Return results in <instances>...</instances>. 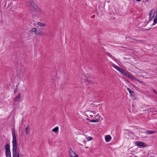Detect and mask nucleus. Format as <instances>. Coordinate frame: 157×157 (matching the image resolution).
<instances>
[{
	"label": "nucleus",
	"mask_w": 157,
	"mask_h": 157,
	"mask_svg": "<svg viewBox=\"0 0 157 157\" xmlns=\"http://www.w3.org/2000/svg\"><path fill=\"white\" fill-rule=\"evenodd\" d=\"M6 157H11V154L10 151H6Z\"/></svg>",
	"instance_id": "17"
},
{
	"label": "nucleus",
	"mask_w": 157,
	"mask_h": 157,
	"mask_svg": "<svg viewBox=\"0 0 157 157\" xmlns=\"http://www.w3.org/2000/svg\"><path fill=\"white\" fill-rule=\"evenodd\" d=\"M136 145L138 146H140L143 147H146L147 146V144H145L144 142L137 141L135 143Z\"/></svg>",
	"instance_id": "4"
},
{
	"label": "nucleus",
	"mask_w": 157,
	"mask_h": 157,
	"mask_svg": "<svg viewBox=\"0 0 157 157\" xmlns=\"http://www.w3.org/2000/svg\"><path fill=\"white\" fill-rule=\"evenodd\" d=\"M98 115H99V114L98 113L95 116V117H97Z\"/></svg>",
	"instance_id": "29"
},
{
	"label": "nucleus",
	"mask_w": 157,
	"mask_h": 157,
	"mask_svg": "<svg viewBox=\"0 0 157 157\" xmlns=\"http://www.w3.org/2000/svg\"><path fill=\"white\" fill-rule=\"evenodd\" d=\"M106 54L110 57L113 59H114V57L112 56L108 52H106Z\"/></svg>",
	"instance_id": "20"
},
{
	"label": "nucleus",
	"mask_w": 157,
	"mask_h": 157,
	"mask_svg": "<svg viewBox=\"0 0 157 157\" xmlns=\"http://www.w3.org/2000/svg\"><path fill=\"white\" fill-rule=\"evenodd\" d=\"M88 141L91 140L92 139V138L90 136L88 137Z\"/></svg>",
	"instance_id": "24"
},
{
	"label": "nucleus",
	"mask_w": 157,
	"mask_h": 157,
	"mask_svg": "<svg viewBox=\"0 0 157 157\" xmlns=\"http://www.w3.org/2000/svg\"><path fill=\"white\" fill-rule=\"evenodd\" d=\"M25 133L27 135H28L29 133V127H26L25 129Z\"/></svg>",
	"instance_id": "14"
},
{
	"label": "nucleus",
	"mask_w": 157,
	"mask_h": 157,
	"mask_svg": "<svg viewBox=\"0 0 157 157\" xmlns=\"http://www.w3.org/2000/svg\"><path fill=\"white\" fill-rule=\"evenodd\" d=\"M113 67L119 71V72H121L122 74L124 75L127 77H130V75L127 74L125 72L123 69L120 68V67L117 66L115 65H114L113 66Z\"/></svg>",
	"instance_id": "3"
},
{
	"label": "nucleus",
	"mask_w": 157,
	"mask_h": 157,
	"mask_svg": "<svg viewBox=\"0 0 157 157\" xmlns=\"http://www.w3.org/2000/svg\"><path fill=\"white\" fill-rule=\"evenodd\" d=\"M146 0L147 1H148V0Z\"/></svg>",
	"instance_id": "39"
},
{
	"label": "nucleus",
	"mask_w": 157,
	"mask_h": 157,
	"mask_svg": "<svg viewBox=\"0 0 157 157\" xmlns=\"http://www.w3.org/2000/svg\"><path fill=\"white\" fill-rule=\"evenodd\" d=\"M16 157H20L19 155H18Z\"/></svg>",
	"instance_id": "33"
},
{
	"label": "nucleus",
	"mask_w": 157,
	"mask_h": 157,
	"mask_svg": "<svg viewBox=\"0 0 157 157\" xmlns=\"http://www.w3.org/2000/svg\"><path fill=\"white\" fill-rule=\"evenodd\" d=\"M134 40H135L136 41H139V42H140V41H142V40H136V39H133Z\"/></svg>",
	"instance_id": "26"
},
{
	"label": "nucleus",
	"mask_w": 157,
	"mask_h": 157,
	"mask_svg": "<svg viewBox=\"0 0 157 157\" xmlns=\"http://www.w3.org/2000/svg\"><path fill=\"white\" fill-rule=\"evenodd\" d=\"M129 77L131 78L132 79H133L135 81H136L137 80V78H136L132 76V75H130V77Z\"/></svg>",
	"instance_id": "23"
},
{
	"label": "nucleus",
	"mask_w": 157,
	"mask_h": 157,
	"mask_svg": "<svg viewBox=\"0 0 157 157\" xmlns=\"http://www.w3.org/2000/svg\"><path fill=\"white\" fill-rule=\"evenodd\" d=\"M153 13L152 10H151L149 12V21L151 20L153 18V17L154 16V14L152 16H151V15Z\"/></svg>",
	"instance_id": "12"
},
{
	"label": "nucleus",
	"mask_w": 157,
	"mask_h": 157,
	"mask_svg": "<svg viewBox=\"0 0 157 157\" xmlns=\"http://www.w3.org/2000/svg\"><path fill=\"white\" fill-rule=\"evenodd\" d=\"M154 110L153 108H150L149 109H145V111H153Z\"/></svg>",
	"instance_id": "21"
},
{
	"label": "nucleus",
	"mask_w": 157,
	"mask_h": 157,
	"mask_svg": "<svg viewBox=\"0 0 157 157\" xmlns=\"http://www.w3.org/2000/svg\"><path fill=\"white\" fill-rule=\"evenodd\" d=\"M83 142H84V143H86V141L85 140L83 141Z\"/></svg>",
	"instance_id": "35"
},
{
	"label": "nucleus",
	"mask_w": 157,
	"mask_h": 157,
	"mask_svg": "<svg viewBox=\"0 0 157 157\" xmlns=\"http://www.w3.org/2000/svg\"><path fill=\"white\" fill-rule=\"evenodd\" d=\"M127 90L128 91L129 93L132 95H134V92L132 91L130 89H129V88H127Z\"/></svg>",
	"instance_id": "19"
},
{
	"label": "nucleus",
	"mask_w": 157,
	"mask_h": 157,
	"mask_svg": "<svg viewBox=\"0 0 157 157\" xmlns=\"http://www.w3.org/2000/svg\"><path fill=\"white\" fill-rule=\"evenodd\" d=\"M88 81V79H87V81Z\"/></svg>",
	"instance_id": "38"
},
{
	"label": "nucleus",
	"mask_w": 157,
	"mask_h": 157,
	"mask_svg": "<svg viewBox=\"0 0 157 157\" xmlns=\"http://www.w3.org/2000/svg\"><path fill=\"white\" fill-rule=\"evenodd\" d=\"M31 7V11L32 13L34 15H38L39 13V8L32 1L30 2Z\"/></svg>",
	"instance_id": "1"
},
{
	"label": "nucleus",
	"mask_w": 157,
	"mask_h": 157,
	"mask_svg": "<svg viewBox=\"0 0 157 157\" xmlns=\"http://www.w3.org/2000/svg\"><path fill=\"white\" fill-rule=\"evenodd\" d=\"M5 149L6 151H10V145L8 144H6L5 146Z\"/></svg>",
	"instance_id": "11"
},
{
	"label": "nucleus",
	"mask_w": 157,
	"mask_h": 157,
	"mask_svg": "<svg viewBox=\"0 0 157 157\" xmlns=\"http://www.w3.org/2000/svg\"><path fill=\"white\" fill-rule=\"evenodd\" d=\"M126 81H127L128 83H130L129 81L128 80H127Z\"/></svg>",
	"instance_id": "30"
},
{
	"label": "nucleus",
	"mask_w": 157,
	"mask_h": 157,
	"mask_svg": "<svg viewBox=\"0 0 157 157\" xmlns=\"http://www.w3.org/2000/svg\"><path fill=\"white\" fill-rule=\"evenodd\" d=\"M69 153L71 157H78L71 148L70 149L69 151Z\"/></svg>",
	"instance_id": "5"
},
{
	"label": "nucleus",
	"mask_w": 157,
	"mask_h": 157,
	"mask_svg": "<svg viewBox=\"0 0 157 157\" xmlns=\"http://www.w3.org/2000/svg\"><path fill=\"white\" fill-rule=\"evenodd\" d=\"M128 39H130V40H132V37H126V40H128Z\"/></svg>",
	"instance_id": "25"
},
{
	"label": "nucleus",
	"mask_w": 157,
	"mask_h": 157,
	"mask_svg": "<svg viewBox=\"0 0 157 157\" xmlns=\"http://www.w3.org/2000/svg\"><path fill=\"white\" fill-rule=\"evenodd\" d=\"M153 90V91L154 92V93L155 94H157V92H156V91L154 89H152Z\"/></svg>",
	"instance_id": "27"
},
{
	"label": "nucleus",
	"mask_w": 157,
	"mask_h": 157,
	"mask_svg": "<svg viewBox=\"0 0 157 157\" xmlns=\"http://www.w3.org/2000/svg\"><path fill=\"white\" fill-rule=\"evenodd\" d=\"M105 139L106 142H108L110 141L111 139V137L109 135H107L105 136Z\"/></svg>",
	"instance_id": "9"
},
{
	"label": "nucleus",
	"mask_w": 157,
	"mask_h": 157,
	"mask_svg": "<svg viewBox=\"0 0 157 157\" xmlns=\"http://www.w3.org/2000/svg\"><path fill=\"white\" fill-rule=\"evenodd\" d=\"M35 34L40 36H45L46 35V33L42 32V31H41L40 29H39L38 30H37L36 33H35Z\"/></svg>",
	"instance_id": "6"
},
{
	"label": "nucleus",
	"mask_w": 157,
	"mask_h": 157,
	"mask_svg": "<svg viewBox=\"0 0 157 157\" xmlns=\"http://www.w3.org/2000/svg\"><path fill=\"white\" fill-rule=\"evenodd\" d=\"M12 134L13 140L12 143L13 144V150H17V144L16 140V138L15 134V129L14 128L12 129Z\"/></svg>",
	"instance_id": "2"
},
{
	"label": "nucleus",
	"mask_w": 157,
	"mask_h": 157,
	"mask_svg": "<svg viewBox=\"0 0 157 157\" xmlns=\"http://www.w3.org/2000/svg\"><path fill=\"white\" fill-rule=\"evenodd\" d=\"M90 117H93V115H90Z\"/></svg>",
	"instance_id": "32"
},
{
	"label": "nucleus",
	"mask_w": 157,
	"mask_h": 157,
	"mask_svg": "<svg viewBox=\"0 0 157 157\" xmlns=\"http://www.w3.org/2000/svg\"><path fill=\"white\" fill-rule=\"evenodd\" d=\"M87 120L89 121L90 122H97L99 121V120L98 119L90 120L89 118H87Z\"/></svg>",
	"instance_id": "13"
},
{
	"label": "nucleus",
	"mask_w": 157,
	"mask_h": 157,
	"mask_svg": "<svg viewBox=\"0 0 157 157\" xmlns=\"http://www.w3.org/2000/svg\"><path fill=\"white\" fill-rule=\"evenodd\" d=\"M146 132L147 134H151L155 133V131H149L147 130L146 131Z\"/></svg>",
	"instance_id": "16"
},
{
	"label": "nucleus",
	"mask_w": 157,
	"mask_h": 157,
	"mask_svg": "<svg viewBox=\"0 0 157 157\" xmlns=\"http://www.w3.org/2000/svg\"><path fill=\"white\" fill-rule=\"evenodd\" d=\"M59 128L58 127H56L52 129V131L56 133L58 131Z\"/></svg>",
	"instance_id": "18"
},
{
	"label": "nucleus",
	"mask_w": 157,
	"mask_h": 157,
	"mask_svg": "<svg viewBox=\"0 0 157 157\" xmlns=\"http://www.w3.org/2000/svg\"><path fill=\"white\" fill-rule=\"evenodd\" d=\"M79 144V145H81V146H82V144Z\"/></svg>",
	"instance_id": "37"
},
{
	"label": "nucleus",
	"mask_w": 157,
	"mask_h": 157,
	"mask_svg": "<svg viewBox=\"0 0 157 157\" xmlns=\"http://www.w3.org/2000/svg\"><path fill=\"white\" fill-rule=\"evenodd\" d=\"M19 155V153L17 152V150H13V157H16Z\"/></svg>",
	"instance_id": "8"
},
{
	"label": "nucleus",
	"mask_w": 157,
	"mask_h": 157,
	"mask_svg": "<svg viewBox=\"0 0 157 157\" xmlns=\"http://www.w3.org/2000/svg\"><path fill=\"white\" fill-rule=\"evenodd\" d=\"M37 25L41 27H44L46 26L45 24L40 22L37 23Z\"/></svg>",
	"instance_id": "15"
},
{
	"label": "nucleus",
	"mask_w": 157,
	"mask_h": 157,
	"mask_svg": "<svg viewBox=\"0 0 157 157\" xmlns=\"http://www.w3.org/2000/svg\"><path fill=\"white\" fill-rule=\"evenodd\" d=\"M155 13H156V15L154 19V22L152 24L153 25H155L157 23V8Z\"/></svg>",
	"instance_id": "7"
},
{
	"label": "nucleus",
	"mask_w": 157,
	"mask_h": 157,
	"mask_svg": "<svg viewBox=\"0 0 157 157\" xmlns=\"http://www.w3.org/2000/svg\"><path fill=\"white\" fill-rule=\"evenodd\" d=\"M88 147H85V148H88Z\"/></svg>",
	"instance_id": "34"
},
{
	"label": "nucleus",
	"mask_w": 157,
	"mask_h": 157,
	"mask_svg": "<svg viewBox=\"0 0 157 157\" xmlns=\"http://www.w3.org/2000/svg\"><path fill=\"white\" fill-rule=\"evenodd\" d=\"M17 92V88H16L14 90V93H16Z\"/></svg>",
	"instance_id": "28"
},
{
	"label": "nucleus",
	"mask_w": 157,
	"mask_h": 157,
	"mask_svg": "<svg viewBox=\"0 0 157 157\" xmlns=\"http://www.w3.org/2000/svg\"><path fill=\"white\" fill-rule=\"evenodd\" d=\"M37 32V30L35 28H32L30 31V32L31 33L34 32V33L35 34V33H36Z\"/></svg>",
	"instance_id": "22"
},
{
	"label": "nucleus",
	"mask_w": 157,
	"mask_h": 157,
	"mask_svg": "<svg viewBox=\"0 0 157 157\" xmlns=\"http://www.w3.org/2000/svg\"><path fill=\"white\" fill-rule=\"evenodd\" d=\"M21 94L20 93H19L17 95V96L14 98V101H18L20 99V97H21Z\"/></svg>",
	"instance_id": "10"
},
{
	"label": "nucleus",
	"mask_w": 157,
	"mask_h": 157,
	"mask_svg": "<svg viewBox=\"0 0 157 157\" xmlns=\"http://www.w3.org/2000/svg\"><path fill=\"white\" fill-rule=\"evenodd\" d=\"M136 81H138V82H139V80L138 79H137V80Z\"/></svg>",
	"instance_id": "31"
},
{
	"label": "nucleus",
	"mask_w": 157,
	"mask_h": 157,
	"mask_svg": "<svg viewBox=\"0 0 157 157\" xmlns=\"http://www.w3.org/2000/svg\"><path fill=\"white\" fill-rule=\"evenodd\" d=\"M92 112H93L94 113H95L94 112V111H92Z\"/></svg>",
	"instance_id": "36"
}]
</instances>
